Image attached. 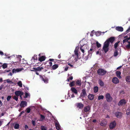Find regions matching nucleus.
Masks as SVG:
<instances>
[{
    "instance_id": "f257e3e1",
    "label": "nucleus",
    "mask_w": 130,
    "mask_h": 130,
    "mask_svg": "<svg viewBox=\"0 0 130 130\" xmlns=\"http://www.w3.org/2000/svg\"><path fill=\"white\" fill-rule=\"evenodd\" d=\"M115 38L114 37H111L107 40L105 42L103 47V49L105 53L107 52L109 50L108 47L110 42L112 43Z\"/></svg>"
},
{
    "instance_id": "f03ea898",
    "label": "nucleus",
    "mask_w": 130,
    "mask_h": 130,
    "mask_svg": "<svg viewBox=\"0 0 130 130\" xmlns=\"http://www.w3.org/2000/svg\"><path fill=\"white\" fill-rule=\"evenodd\" d=\"M107 71L106 70L102 68L98 69L97 71L98 74L101 76H103L105 75Z\"/></svg>"
},
{
    "instance_id": "7ed1b4c3",
    "label": "nucleus",
    "mask_w": 130,
    "mask_h": 130,
    "mask_svg": "<svg viewBox=\"0 0 130 130\" xmlns=\"http://www.w3.org/2000/svg\"><path fill=\"white\" fill-rule=\"evenodd\" d=\"M105 97L106 101L108 102H110L112 100V98L111 97L110 94L107 93L106 94Z\"/></svg>"
},
{
    "instance_id": "20e7f679",
    "label": "nucleus",
    "mask_w": 130,
    "mask_h": 130,
    "mask_svg": "<svg viewBox=\"0 0 130 130\" xmlns=\"http://www.w3.org/2000/svg\"><path fill=\"white\" fill-rule=\"evenodd\" d=\"M87 94L86 93V90L85 89H83L82 90V92L80 94V96L81 97L84 98L86 96H87Z\"/></svg>"
},
{
    "instance_id": "39448f33",
    "label": "nucleus",
    "mask_w": 130,
    "mask_h": 130,
    "mask_svg": "<svg viewBox=\"0 0 130 130\" xmlns=\"http://www.w3.org/2000/svg\"><path fill=\"white\" fill-rule=\"evenodd\" d=\"M116 123L115 121H114L111 122L109 125V128L110 129H113L116 126Z\"/></svg>"
},
{
    "instance_id": "423d86ee",
    "label": "nucleus",
    "mask_w": 130,
    "mask_h": 130,
    "mask_svg": "<svg viewBox=\"0 0 130 130\" xmlns=\"http://www.w3.org/2000/svg\"><path fill=\"white\" fill-rule=\"evenodd\" d=\"M15 94L17 96H19L20 95H23L24 93L21 91H17L15 92Z\"/></svg>"
},
{
    "instance_id": "0eeeda50",
    "label": "nucleus",
    "mask_w": 130,
    "mask_h": 130,
    "mask_svg": "<svg viewBox=\"0 0 130 130\" xmlns=\"http://www.w3.org/2000/svg\"><path fill=\"white\" fill-rule=\"evenodd\" d=\"M112 81L113 83L115 84H117L119 82L118 79L116 77H114L112 79Z\"/></svg>"
},
{
    "instance_id": "6e6552de",
    "label": "nucleus",
    "mask_w": 130,
    "mask_h": 130,
    "mask_svg": "<svg viewBox=\"0 0 130 130\" xmlns=\"http://www.w3.org/2000/svg\"><path fill=\"white\" fill-rule=\"evenodd\" d=\"M115 115L117 118H120L123 115V113L119 112H117Z\"/></svg>"
},
{
    "instance_id": "1a4fd4ad",
    "label": "nucleus",
    "mask_w": 130,
    "mask_h": 130,
    "mask_svg": "<svg viewBox=\"0 0 130 130\" xmlns=\"http://www.w3.org/2000/svg\"><path fill=\"white\" fill-rule=\"evenodd\" d=\"M107 124V122L106 120L104 119L102 121L100 125L102 126H105Z\"/></svg>"
},
{
    "instance_id": "9d476101",
    "label": "nucleus",
    "mask_w": 130,
    "mask_h": 130,
    "mask_svg": "<svg viewBox=\"0 0 130 130\" xmlns=\"http://www.w3.org/2000/svg\"><path fill=\"white\" fill-rule=\"evenodd\" d=\"M126 103L125 100L124 99H122L119 102L118 105H124Z\"/></svg>"
},
{
    "instance_id": "9b49d317",
    "label": "nucleus",
    "mask_w": 130,
    "mask_h": 130,
    "mask_svg": "<svg viewBox=\"0 0 130 130\" xmlns=\"http://www.w3.org/2000/svg\"><path fill=\"white\" fill-rule=\"evenodd\" d=\"M23 69L22 68H18L16 69H14L12 70V72L13 73H15L16 72L21 71Z\"/></svg>"
},
{
    "instance_id": "f8f14e48",
    "label": "nucleus",
    "mask_w": 130,
    "mask_h": 130,
    "mask_svg": "<svg viewBox=\"0 0 130 130\" xmlns=\"http://www.w3.org/2000/svg\"><path fill=\"white\" fill-rule=\"evenodd\" d=\"M116 29L119 31L122 32L123 30V28L121 26H117L116 28Z\"/></svg>"
},
{
    "instance_id": "ddd939ff",
    "label": "nucleus",
    "mask_w": 130,
    "mask_h": 130,
    "mask_svg": "<svg viewBox=\"0 0 130 130\" xmlns=\"http://www.w3.org/2000/svg\"><path fill=\"white\" fill-rule=\"evenodd\" d=\"M46 58V57L45 56H42L39 57V60L40 62H42L44 61Z\"/></svg>"
},
{
    "instance_id": "4468645a",
    "label": "nucleus",
    "mask_w": 130,
    "mask_h": 130,
    "mask_svg": "<svg viewBox=\"0 0 130 130\" xmlns=\"http://www.w3.org/2000/svg\"><path fill=\"white\" fill-rule=\"evenodd\" d=\"M71 90L72 92L75 93V94H77V92L76 89L74 87H72L71 88Z\"/></svg>"
},
{
    "instance_id": "2eb2a0df",
    "label": "nucleus",
    "mask_w": 130,
    "mask_h": 130,
    "mask_svg": "<svg viewBox=\"0 0 130 130\" xmlns=\"http://www.w3.org/2000/svg\"><path fill=\"white\" fill-rule=\"evenodd\" d=\"M34 69V71H41V70L43 69V68L42 67H38L37 68H33Z\"/></svg>"
},
{
    "instance_id": "dca6fc26",
    "label": "nucleus",
    "mask_w": 130,
    "mask_h": 130,
    "mask_svg": "<svg viewBox=\"0 0 130 130\" xmlns=\"http://www.w3.org/2000/svg\"><path fill=\"white\" fill-rule=\"evenodd\" d=\"M121 72L119 71H117L116 72V75L119 78H121V77L120 76Z\"/></svg>"
},
{
    "instance_id": "f3484780",
    "label": "nucleus",
    "mask_w": 130,
    "mask_h": 130,
    "mask_svg": "<svg viewBox=\"0 0 130 130\" xmlns=\"http://www.w3.org/2000/svg\"><path fill=\"white\" fill-rule=\"evenodd\" d=\"M90 106H86L84 108V110L85 112L88 111L90 110Z\"/></svg>"
},
{
    "instance_id": "a211bd4d",
    "label": "nucleus",
    "mask_w": 130,
    "mask_h": 130,
    "mask_svg": "<svg viewBox=\"0 0 130 130\" xmlns=\"http://www.w3.org/2000/svg\"><path fill=\"white\" fill-rule=\"evenodd\" d=\"M99 84L100 85L101 87H103L104 86V83L103 81L101 80L100 79L98 81Z\"/></svg>"
},
{
    "instance_id": "6ab92c4d",
    "label": "nucleus",
    "mask_w": 130,
    "mask_h": 130,
    "mask_svg": "<svg viewBox=\"0 0 130 130\" xmlns=\"http://www.w3.org/2000/svg\"><path fill=\"white\" fill-rule=\"evenodd\" d=\"M94 95L93 94H89L88 96V98L90 100H92L94 98Z\"/></svg>"
},
{
    "instance_id": "aec40b11",
    "label": "nucleus",
    "mask_w": 130,
    "mask_h": 130,
    "mask_svg": "<svg viewBox=\"0 0 130 130\" xmlns=\"http://www.w3.org/2000/svg\"><path fill=\"white\" fill-rule=\"evenodd\" d=\"M58 67V66L57 64H54L52 67V70H55Z\"/></svg>"
},
{
    "instance_id": "412c9836",
    "label": "nucleus",
    "mask_w": 130,
    "mask_h": 130,
    "mask_svg": "<svg viewBox=\"0 0 130 130\" xmlns=\"http://www.w3.org/2000/svg\"><path fill=\"white\" fill-rule=\"evenodd\" d=\"M74 54L76 56L77 59H79V54L78 53V51L77 50L75 49L74 50Z\"/></svg>"
},
{
    "instance_id": "4be33fe9",
    "label": "nucleus",
    "mask_w": 130,
    "mask_h": 130,
    "mask_svg": "<svg viewBox=\"0 0 130 130\" xmlns=\"http://www.w3.org/2000/svg\"><path fill=\"white\" fill-rule=\"evenodd\" d=\"M75 84L76 85L80 86L81 85V81L79 80H77Z\"/></svg>"
},
{
    "instance_id": "5701e85b",
    "label": "nucleus",
    "mask_w": 130,
    "mask_h": 130,
    "mask_svg": "<svg viewBox=\"0 0 130 130\" xmlns=\"http://www.w3.org/2000/svg\"><path fill=\"white\" fill-rule=\"evenodd\" d=\"M42 79L45 83H48V79L47 78H45H45H44L42 77Z\"/></svg>"
},
{
    "instance_id": "b1692460",
    "label": "nucleus",
    "mask_w": 130,
    "mask_h": 130,
    "mask_svg": "<svg viewBox=\"0 0 130 130\" xmlns=\"http://www.w3.org/2000/svg\"><path fill=\"white\" fill-rule=\"evenodd\" d=\"M27 102L26 101H22L20 104V106H27Z\"/></svg>"
},
{
    "instance_id": "393cba45",
    "label": "nucleus",
    "mask_w": 130,
    "mask_h": 130,
    "mask_svg": "<svg viewBox=\"0 0 130 130\" xmlns=\"http://www.w3.org/2000/svg\"><path fill=\"white\" fill-rule=\"evenodd\" d=\"M93 48V47L92 48H91L90 50L88 51V55L91 54V55L92 53L94 51V50Z\"/></svg>"
},
{
    "instance_id": "a878e982",
    "label": "nucleus",
    "mask_w": 130,
    "mask_h": 130,
    "mask_svg": "<svg viewBox=\"0 0 130 130\" xmlns=\"http://www.w3.org/2000/svg\"><path fill=\"white\" fill-rule=\"evenodd\" d=\"M55 126L56 129L58 130H59L60 129V126L58 123H55Z\"/></svg>"
},
{
    "instance_id": "bb28decb",
    "label": "nucleus",
    "mask_w": 130,
    "mask_h": 130,
    "mask_svg": "<svg viewBox=\"0 0 130 130\" xmlns=\"http://www.w3.org/2000/svg\"><path fill=\"white\" fill-rule=\"evenodd\" d=\"M98 87L97 86L94 87L93 88L94 92V93H96L98 91Z\"/></svg>"
},
{
    "instance_id": "cd10ccee",
    "label": "nucleus",
    "mask_w": 130,
    "mask_h": 130,
    "mask_svg": "<svg viewBox=\"0 0 130 130\" xmlns=\"http://www.w3.org/2000/svg\"><path fill=\"white\" fill-rule=\"evenodd\" d=\"M120 41H118L117 42H116V43H115L114 44V48H115V49H116L117 47H118V44L119 43H120Z\"/></svg>"
},
{
    "instance_id": "c85d7f7f",
    "label": "nucleus",
    "mask_w": 130,
    "mask_h": 130,
    "mask_svg": "<svg viewBox=\"0 0 130 130\" xmlns=\"http://www.w3.org/2000/svg\"><path fill=\"white\" fill-rule=\"evenodd\" d=\"M75 81H73L69 84V86L70 87L73 86L75 85Z\"/></svg>"
},
{
    "instance_id": "c756f323",
    "label": "nucleus",
    "mask_w": 130,
    "mask_h": 130,
    "mask_svg": "<svg viewBox=\"0 0 130 130\" xmlns=\"http://www.w3.org/2000/svg\"><path fill=\"white\" fill-rule=\"evenodd\" d=\"M126 80L127 82L130 83V76H128L126 77Z\"/></svg>"
},
{
    "instance_id": "7c9ffc66",
    "label": "nucleus",
    "mask_w": 130,
    "mask_h": 130,
    "mask_svg": "<svg viewBox=\"0 0 130 130\" xmlns=\"http://www.w3.org/2000/svg\"><path fill=\"white\" fill-rule=\"evenodd\" d=\"M126 114L127 115L130 114V107H129L127 109L126 111Z\"/></svg>"
},
{
    "instance_id": "2f4dec72",
    "label": "nucleus",
    "mask_w": 130,
    "mask_h": 130,
    "mask_svg": "<svg viewBox=\"0 0 130 130\" xmlns=\"http://www.w3.org/2000/svg\"><path fill=\"white\" fill-rule=\"evenodd\" d=\"M19 125L18 124H16L14 126V128L15 129H18L19 128Z\"/></svg>"
},
{
    "instance_id": "473e14b6",
    "label": "nucleus",
    "mask_w": 130,
    "mask_h": 130,
    "mask_svg": "<svg viewBox=\"0 0 130 130\" xmlns=\"http://www.w3.org/2000/svg\"><path fill=\"white\" fill-rule=\"evenodd\" d=\"M104 97L103 95H100L98 96V100H100L101 99H104Z\"/></svg>"
},
{
    "instance_id": "72a5a7b5",
    "label": "nucleus",
    "mask_w": 130,
    "mask_h": 130,
    "mask_svg": "<svg viewBox=\"0 0 130 130\" xmlns=\"http://www.w3.org/2000/svg\"><path fill=\"white\" fill-rule=\"evenodd\" d=\"M18 85L20 87H22V84L21 81H20L17 83Z\"/></svg>"
},
{
    "instance_id": "f704fd0d",
    "label": "nucleus",
    "mask_w": 130,
    "mask_h": 130,
    "mask_svg": "<svg viewBox=\"0 0 130 130\" xmlns=\"http://www.w3.org/2000/svg\"><path fill=\"white\" fill-rule=\"evenodd\" d=\"M1 66L2 67L3 69H5L7 68V64L5 63H4L2 66Z\"/></svg>"
},
{
    "instance_id": "c9c22d12",
    "label": "nucleus",
    "mask_w": 130,
    "mask_h": 130,
    "mask_svg": "<svg viewBox=\"0 0 130 130\" xmlns=\"http://www.w3.org/2000/svg\"><path fill=\"white\" fill-rule=\"evenodd\" d=\"M41 130H47L46 127L43 126H41Z\"/></svg>"
},
{
    "instance_id": "e433bc0d",
    "label": "nucleus",
    "mask_w": 130,
    "mask_h": 130,
    "mask_svg": "<svg viewBox=\"0 0 130 130\" xmlns=\"http://www.w3.org/2000/svg\"><path fill=\"white\" fill-rule=\"evenodd\" d=\"M129 40V39L128 38H126L124 39L123 40V43H124L125 42H128V40Z\"/></svg>"
},
{
    "instance_id": "4c0bfd02",
    "label": "nucleus",
    "mask_w": 130,
    "mask_h": 130,
    "mask_svg": "<svg viewBox=\"0 0 130 130\" xmlns=\"http://www.w3.org/2000/svg\"><path fill=\"white\" fill-rule=\"evenodd\" d=\"M114 56H116L118 55V50H116L115 51L114 54Z\"/></svg>"
},
{
    "instance_id": "58836bf2",
    "label": "nucleus",
    "mask_w": 130,
    "mask_h": 130,
    "mask_svg": "<svg viewBox=\"0 0 130 130\" xmlns=\"http://www.w3.org/2000/svg\"><path fill=\"white\" fill-rule=\"evenodd\" d=\"M96 45L97 47L98 48L100 47L101 46V44L99 43L98 41L96 42Z\"/></svg>"
},
{
    "instance_id": "ea45409f",
    "label": "nucleus",
    "mask_w": 130,
    "mask_h": 130,
    "mask_svg": "<svg viewBox=\"0 0 130 130\" xmlns=\"http://www.w3.org/2000/svg\"><path fill=\"white\" fill-rule=\"evenodd\" d=\"M25 111H26L27 113H29L30 112V109L29 108H26Z\"/></svg>"
},
{
    "instance_id": "a19ab883",
    "label": "nucleus",
    "mask_w": 130,
    "mask_h": 130,
    "mask_svg": "<svg viewBox=\"0 0 130 130\" xmlns=\"http://www.w3.org/2000/svg\"><path fill=\"white\" fill-rule=\"evenodd\" d=\"M7 82L8 83H10L11 84H12L13 83V82L11 80H10V79H8L6 80Z\"/></svg>"
},
{
    "instance_id": "79ce46f5",
    "label": "nucleus",
    "mask_w": 130,
    "mask_h": 130,
    "mask_svg": "<svg viewBox=\"0 0 130 130\" xmlns=\"http://www.w3.org/2000/svg\"><path fill=\"white\" fill-rule=\"evenodd\" d=\"M73 79V77L72 76H71L69 78L67 79V81L69 82L70 80H72Z\"/></svg>"
},
{
    "instance_id": "37998d69",
    "label": "nucleus",
    "mask_w": 130,
    "mask_h": 130,
    "mask_svg": "<svg viewBox=\"0 0 130 130\" xmlns=\"http://www.w3.org/2000/svg\"><path fill=\"white\" fill-rule=\"evenodd\" d=\"M29 95V94L27 92H26L25 93V96H24V98H27Z\"/></svg>"
},
{
    "instance_id": "c03bdc74",
    "label": "nucleus",
    "mask_w": 130,
    "mask_h": 130,
    "mask_svg": "<svg viewBox=\"0 0 130 130\" xmlns=\"http://www.w3.org/2000/svg\"><path fill=\"white\" fill-rule=\"evenodd\" d=\"M76 106H84V105L82 103H78L76 104Z\"/></svg>"
},
{
    "instance_id": "a18cd8bd",
    "label": "nucleus",
    "mask_w": 130,
    "mask_h": 130,
    "mask_svg": "<svg viewBox=\"0 0 130 130\" xmlns=\"http://www.w3.org/2000/svg\"><path fill=\"white\" fill-rule=\"evenodd\" d=\"M11 98V96H10V95L8 96L7 98V101H9Z\"/></svg>"
},
{
    "instance_id": "49530a36",
    "label": "nucleus",
    "mask_w": 130,
    "mask_h": 130,
    "mask_svg": "<svg viewBox=\"0 0 130 130\" xmlns=\"http://www.w3.org/2000/svg\"><path fill=\"white\" fill-rule=\"evenodd\" d=\"M41 118L42 119V120H44L45 119V117L43 115H42L40 114Z\"/></svg>"
},
{
    "instance_id": "de8ad7c7",
    "label": "nucleus",
    "mask_w": 130,
    "mask_h": 130,
    "mask_svg": "<svg viewBox=\"0 0 130 130\" xmlns=\"http://www.w3.org/2000/svg\"><path fill=\"white\" fill-rule=\"evenodd\" d=\"M13 99L16 101H17L18 99V98L17 96H14L13 97Z\"/></svg>"
},
{
    "instance_id": "09e8293b",
    "label": "nucleus",
    "mask_w": 130,
    "mask_h": 130,
    "mask_svg": "<svg viewBox=\"0 0 130 130\" xmlns=\"http://www.w3.org/2000/svg\"><path fill=\"white\" fill-rule=\"evenodd\" d=\"M80 50L83 53L85 52L84 50L82 48V47H81L80 48Z\"/></svg>"
},
{
    "instance_id": "8fccbe9b",
    "label": "nucleus",
    "mask_w": 130,
    "mask_h": 130,
    "mask_svg": "<svg viewBox=\"0 0 130 130\" xmlns=\"http://www.w3.org/2000/svg\"><path fill=\"white\" fill-rule=\"evenodd\" d=\"M32 125L33 126H35L36 125V122L34 120L32 121Z\"/></svg>"
},
{
    "instance_id": "3c124183",
    "label": "nucleus",
    "mask_w": 130,
    "mask_h": 130,
    "mask_svg": "<svg viewBox=\"0 0 130 130\" xmlns=\"http://www.w3.org/2000/svg\"><path fill=\"white\" fill-rule=\"evenodd\" d=\"M130 31V26L127 29V30L126 31V34H127L128 32H129Z\"/></svg>"
},
{
    "instance_id": "603ef678",
    "label": "nucleus",
    "mask_w": 130,
    "mask_h": 130,
    "mask_svg": "<svg viewBox=\"0 0 130 130\" xmlns=\"http://www.w3.org/2000/svg\"><path fill=\"white\" fill-rule=\"evenodd\" d=\"M33 58H34V59L37 60V55H34Z\"/></svg>"
},
{
    "instance_id": "864d4df0",
    "label": "nucleus",
    "mask_w": 130,
    "mask_h": 130,
    "mask_svg": "<svg viewBox=\"0 0 130 130\" xmlns=\"http://www.w3.org/2000/svg\"><path fill=\"white\" fill-rule=\"evenodd\" d=\"M25 112L24 111H22L21 113H20V114H19V117H20V116H21V115H22L23 113H24Z\"/></svg>"
},
{
    "instance_id": "5fc2aeb1",
    "label": "nucleus",
    "mask_w": 130,
    "mask_h": 130,
    "mask_svg": "<svg viewBox=\"0 0 130 130\" xmlns=\"http://www.w3.org/2000/svg\"><path fill=\"white\" fill-rule=\"evenodd\" d=\"M49 64L50 66L51 67L52 66V63L51 62H49Z\"/></svg>"
},
{
    "instance_id": "6e6d98bb",
    "label": "nucleus",
    "mask_w": 130,
    "mask_h": 130,
    "mask_svg": "<svg viewBox=\"0 0 130 130\" xmlns=\"http://www.w3.org/2000/svg\"><path fill=\"white\" fill-rule=\"evenodd\" d=\"M0 55H1L3 56L4 55V53L3 52L0 51Z\"/></svg>"
},
{
    "instance_id": "4d7b16f0",
    "label": "nucleus",
    "mask_w": 130,
    "mask_h": 130,
    "mask_svg": "<svg viewBox=\"0 0 130 130\" xmlns=\"http://www.w3.org/2000/svg\"><path fill=\"white\" fill-rule=\"evenodd\" d=\"M126 47L127 48H130V44H128L126 46Z\"/></svg>"
},
{
    "instance_id": "13d9d810",
    "label": "nucleus",
    "mask_w": 130,
    "mask_h": 130,
    "mask_svg": "<svg viewBox=\"0 0 130 130\" xmlns=\"http://www.w3.org/2000/svg\"><path fill=\"white\" fill-rule=\"evenodd\" d=\"M68 67H67L65 68L64 69V71H67L68 70Z\"/></svg>"
},
{
    "instance_id": "bf43d9fd",
    "label": "nucleus",
    "mask_w": 130,
    "mask_h": 130,
    "mask_svg": "<svg viewBox=\"0 0 130 130\" xmlns=\"http://www.w3.org/2000/svg\"><path fill=\"white\" fill-rule=\"evenodd\" d=\"M54 60V59H50L49 61H53Z\"/></svg>"
},
{
    "instance_id": "052dcab7",
    "label": "nucleus",
    "mask_w": 130,
    "mask_h": 130,
    "mask_svg": "<svg viewBox=\"0 0 130 130\" xmlns=\"http://www.w3.org/2000/svg\"><path fill=\"white\" fill-rule=\"evenodd\" d=\"M3 87V85H2L1 86H0V90H1Z\"/></svg>"
},
{
    "instance_id": "680f3d73",
    "label": "nucleus",
    "mask_w": 130,
    "mask_h": 130,
    "mask_svg": "<svg viewBox=\"0 0 130 130\" xmlns=\"http://www.w3.org/2000/svg\"><path fill=\"white\" fill-rule=\"evenodd\" d=\"M68 65L72 67H73V65L72 64H70V63H68Z\"/></svg>"
},
{
    "instance_id": "e2e57ef3",
    "label": "nucleus",
    "mask_w": 130,
    "mask_h": 130,
    "mask_svg": "<svg viewBox=\"0 0 130 130\" xmlns=\"http://www.w3.org/2000/svg\"><path fill=\"white\" fill-rule=\"evenodd\" d=\"M25 129H26L27 128H28V127L27 125H25Z\"/></svg>"
},
{
    "instance_id": "0e129e2a",
    "label": "nucleus",
    "mask_w": 130,
    "mask_h": 130,
    "mask_svg": "<svg viewBox=\"0 0 130 130\" xmlns=\"http://www.w3.org/2000/svg\"><path fill=\"white\" fill-rule=\"evenodd\" d=\"M12 73L11 72H10L9 73V74H8V75H10L11 76H12Z\"/></svg>"
},
{
    "instance_id": "69168bd1",
    "label": "nucleus",
    "mask_w": 130,
    "mask_h": 130,
    "mask_svg": "<svg viewBox=\"0 0 130 130\" xmlns=\"http://www.w3.org/2000/svg\"><path fill=\"white\" fill-rule=\"evenodd\" d=\"M122 67V66H120L118 67L117 68V70L119 69H120Z\"/></svg>"
},
{
    "instance_id": "338daca9",
    "label": "nucleus",
    "mask_w": 130,
    "mask_h": 130,
    "mask_svg": "<svg viewBox=\"0 0 130 130\" xmlns=\"http://www.w3.org/2000/svg\"><path fill=\"white\" fill-rule=\"evenodd\" d=\"M26 90H28L29 89L28 87H26L25 88Z\"/></svg>"
},
{
    "instance_id": "774afa93",
    "label": "nucleus",
    "mask_w": 130,
    "mask_h": 130,
    "mask_svg": "<svg viewBox=\"0 0 130 130\" xmlns=\"http://www.w3.org/2000/svg\"><path fill=\"white\" fill-rule=\"evenodd\" d=\"M3 81L2 78H0V82H2Z\"/></svg>"
}]
</instances>
